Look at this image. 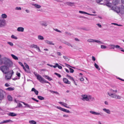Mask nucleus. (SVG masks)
Instances as JSON below:
<instances>
[{"instance_id":"obj_1","label":"nucleus","mask_w":124,"mask_h":124,"mask_svg":"<svg viewBox=\"0 0 124 124\" xmlns=\"http://www.w3.org/2000/svg\"><path fill=\"white\" fill-rule=\"evenodd\" d=\"M3 63L5 65L1 66L0 70L4 73L7 74L9 72V69L12 67L13 65L12 62L9 59L6 57L3 58Z\"/></svg>"},{"instance_id":"obj_2","label":"nucleus","mask_w":124,"mask_h":124,"mask_svg":"<svg viewBox=\"0 0 124 124\" xmlns=\"http://www.w3.org/2000/svg\"><path fill=\"white\" fill-rule=\"evenodd\" d=\"M118 92V90L116 87L115 89H109L107 93L108 95L112 99L120 100L121 99L122 97L119 95L116 94Z\"/></svg>"},{"instance_id":"obj_3","label":"nucleus","mask_w":124,"mask_h":124,"mask_svg":"<svg viewBox=\"0 0 124 124\" xmlns=\"http://www.w3.org/2000/svg\"><path fill=\"white\" fill-rule=\"evenodd\" d=\"M81 99L84 101H89L90 100L93 101L95 100V98L91 95L86 94L82 95L81 96Z\"/></svg>"},{"instance_id":"obj_4","label":"nucleus","mask_w":124,"mask_h":124,"mask_svg":"<svg viewBox=\"0 0 124 124\" xmlns=\"http://www.w3.org/2000/svg\"><path fill=\"white\" fill-rule=\"evenodd\" d=\"M111 9L116 11L117 13L120 12L122 14H124V6L123 5H121L119 8L116 7L114 8L112 7Z\"/></svg>"},{"instance_id":"obj_5","label":"nucleus","mask_w":124,"mask_h":124,"mask_svg":"<svg viewBox=\"0 0 124 124\" xmlns=\"http://www.w3.org/2000/svg\"><path fill=\"white\" fill-rule=\"evenodd\" d=\"M87 41L89 43L96 42L98 43L99 44H103V42L100 40L93 39H88L87 40Z\"/></svg>"},{"instance_id":"obj_6","label":"nucleus","mask_w":124,"mask_h":124,"mask_svg":"<svg viewBox=\"0 0 124 124\" xmlns=\"http://www.w3.org/2000/svg\"><path fill=\"white\" fill-rule=\"evenodd\" d=\"M33 73L35 76L36 77L37 79L40 82L42 83V81L44 79V78L36 72H34Z\"/></svg>"},{"instance_id":"obj_7","label":"nucleus","mask_w":124,"mask_h":124,"mask_svg":"<svg viewBox=\"0 0 124 124\" xmlns=\"http://www.w3.org/2000/svg\"><path fill=\"white\" fill-rule=\"evenodd\" d=\"M14 72L12 70H10L7 73V74L6 76V79L7 80H8L10 79L12 75L13 74Z\"/></svg>"},{"instance_id":"obj_8","label":"nucleus","mask_w":124,"mask_h":124,"mask_svg":"<svg viewBox=\"0 0 124 124\" xmlns=\"http://www.w3.org/2000/svg\"><path fill=\"white\" fill-rule=\"evenodd\" d=\"M6 25V22L5 20L0 19V28L5 26Z\"/></svg>"},{"instance_id":"obj_9","label":"nucleus","mask_w":124,"mask_h":124,"mask_svg":"<svg viewBox=\"0 0 124 124\" xmlns=\"http://www.w3.org/2000/svg\"><path fill=\"white\" fill-rule=\"evenodd\" d=\"M56 108L66 113H71V112L69 110L62 108L60 107L56 106Z\"/></svg>"},{"instance_id":"obj_10","label":"nucleus","mask_w":124,"mask_h":124,"mask_svg":"<svg viewBox=\"0 0 124 124\" xmlns=\"http://www.w3.org/2000/svg\"><path fill=\"white\" fill-rule=\"evenodd\" d=\"M5 94V92L2 90L0 91V101L2 100L4 98V95Z\"/></svg>"},{"instance_id":"obj_11","label":"nucleus","mask_w":124,"mask_h":124,"mask_svg":"<svg viewBox=\"0 0 124 124\" xmlns=\"http://www.w3.org/2000/svg\"><path fill=\"white\" fill-rule=\"evenodd\" d=\"M89 112L90 113L94 115L100 116L102 115L101 114L100 112H97L92 110L90 111Z\"/></svg>"},{"instance_id":"obj_12","label":"nucleus","mask_w":124,"mask_h":124,"mask_svg":"<svg viewBox=\"0 0 124 124\" xmlns=\"http://www.w3.org/2000/svg\"><path fill=\"white\" fill-rule=\"evenodd\" d=\"M41 25L42 26L46 27L47 26V22L46 21H42L40 22Z\"/></svg>"},{"instance_id":"obj_13","label":"nucleus","mask_w":124,"mask_h":124,"mask_svg":"<svg viewBox=\"0 0 124 124\" xmlns=\"http://www.w3.org/2000/svg\"><path fill=\"white\" fill-rule=\"evenodd\" d=\"M102 110L103 111L108 114H109L111 113V111L108 109L103 108V109Z\"/></svg>"},{"instance_id":"obj_14","label":"nucleus","mask_w":124,"mask_h":124,"mask_svg":"<svg viewBox=\"0 0 124 124\" xmlns=\"http://www.w3.org/2000/svg\"><path fill=\"white\" fill-rule=\"evenodd\" d=\"M79 12L81 14H87L89 15L90 16H96V15L95 14H91L88 13L86 12L83 11H79Z\"/></svg>"},{"instance_id":"obj_15","label":"nucleus","mask_w":124,"mask_h":124,"mask_svg":"<svg viewBox=\"0 0 124 124\" xmlns=\"http://www.w3.org/2000/svg\"><path fill=\"white\" fill-rule=\"evenodd\" d=\"M63 81L66 84H70L71 83L66 78H63Z\"/></svg>"},{"instance_id":"obj_16","label":"nucleus","mask_w":124,"mask_h":124,"mask_svg":"<svg viewBox=\"0 0 124 124\" xmlns=\"http://www.w3.org/2000/svg\"><path fill=\"white\" fill-rule=\"evenodd\" d=\"M21 102L24 105L26 106L25 107L29 108L31 109H33L32 107L29 104L26 103L24 102Z\"/></svg>"},{"instance_id":"obj_17","label":"nucleus","mask_w":124,"mask_h":124,"mask_svg":"<svg viewBox=\"0 0 124 124\" xmlns=\"http://www.w3.org/2000/svg\"><path fill=\"white\" fill-rule=\"evenodd\" d=\"M120 0H113L112 3L114 5H117L120 2Z\"/></svg>"},{"instance_id":"obj_18","label":"nucleus","mask_w":124,"mask_h":124,"mask_svg":"<svg viewBox=\"0 0 124 124\" xmlns=\"http://www.w3.org/2000/svg\"><path fill=\"white\" fill-rule=\"evenodd\" d=\"M45 42L49 45H54V44L53 43V42L52 41H49L48 40H46L45 41Z\"/></svg>"},{"instance_id":"obj_19","label":"nucleus","mask_w":124,"mask_h":124,"mask_svg":"<svg viewBox=\"0 0 124 124\" xmlns=\"http://www.w3.org/2000/svg\"><path fill=\"white\" fill-rule=\"evenodd\" d=\"M24 30V28L21 27H19L17 28V30L18 31L23 32Z\"/></svg>"},{"instance_id":"obj_20","label":"nucleus","mask_w":124,"mask_h":124,"mask_svg":"<svg viewBox=\"0 0 124 124\" xmlns=\"http://www.w3.org/2000/svg\"><path fill=\"white\" fill-rule=\"evenodd\" d=\"M32 5L34 6L36 8H39L41 7V6L40 5L37 4L33 3L32 4Z\"/></svg>"},{"instance_id":"obj_21","label":"nucleus","mask_w":124,"mask_h":124,"mask_svg":"<svg viewBox=\"0 0 124 124\" xmlns=\"http://www.w3.org/2000/svg\"><path fill=\"white\" fill-rule=\"evenodd\" d=\"M8 115L9 116H16L17 114L13 112H10L8 114Z\"/></svg>"},{"instance_id":"obj_22","label":"nucleus","mask_w":124,"mask_h":124,"mask_svg":"<svg viewBox=\"0 0 124 124\" xmlns=\"http://www.w3.org/2000/svg\"><path fill=\"white\" fill-rule=\"evenodd\" d=\"M31 91H34L36 95H38V94L39 92L37 90L34 88L32 89Z\"/></svg>"},{"instance_id":"obj_23","label":"nucleus","mask_w":124,"mask_h":124,"mask_svg":"<svg viewBox=\"0 0 124 124\" xmlns=\"http://www.w3.org/2000/svg\"><path fill=\"white\" fill-rule=\"evenodd\" d=\"M38 39L39 40H43L44 39V38L43 36L39 35L38 36Z\"/></svg>"},{"instance_id":"obj_24","label":"nucleus","mask_w":124,"mask_h":124,"mask_svg":"<svg viewBox=\"0 0 124 124\" xmlns=\"http://www.w3.org/2000/svg\"><path fill=\"white\" fill-rule=\"evenodd\" d=\"M46 79H47L49 81H51L53 80L51 78L49 77L47 75L45 76H44Z\"/></svg>"},{"instance_id":"obj_25","label":"nucleus","mask_w":124,"mask_h":124,"mask_svg":"<svg viewBox=\"0 0 124 124\" xmlns=\"http://www.w3.org/2000/svg\"><path fill=\"white\" fill-rule=\"evenodd\" d=\"M38 47V46L37 45H35L34 44H33L30 46V47L31 48H36L37 49V48Z\"/></svg>"},{"instance_id":"obj_26","label":"nucleus","mask_w":124,"mask_h":124,"mask_svg":"<svg viewBox=\"0 0 124 124\" xmlns=\"http://www.w3.org/2000/svg\"><path fill=\"white\" fill-rule=\"evenodd\" d=\"M74 3L71 2H67L65 3V4L69 6H72L73 4Z\"/></svg>"},{"instance_id":"obj_27","label":"nucleus","mask_w":124,"mask_h":124,"mask_svg":"<svg viewBox=\"0 0 124 124\" xmlns=\"http://www.w3.org/2000/svg\"><path fill=\"white\" fill-rule=\"evenodd\" d=\"M1 16L3 19H5L7 18V16L6 14H3L1 15Z\"/></svg>"},{"instance_id":"obj_28","label":"nucleus","mask_w":124,"mask_h":124,"mask_svg":"<svg viewBox=\"0 0 124 124\" xmlns=\"http://www.w3.org/2000/svg\"><path fill=\"white\" fill-rule=\"evenodd\" d=\"M29 123L31 124H36V122L33 120L29 121Z\"/></svg>"},{"instance_id":"obj_29","label":"nucleus","mask_w":124,"mask_h":124,"mask_svg":"<svg viewBox=\"0 0 124 124\" xmlns=\"http://www.w3.org/2000/svg\"><path fill=\"white\" fill-rule=\"evenodd\" d=\"M63 58L64 59H65V61H69L70 60V59L68 58V57L66 56H63Z\"/></svg>"},{"instance_id":"obj_30","label":"nucleus","mask_w":124,"mask_h":124,"mask_svg":"<svg viewBox=\"0 0 124 124\" xmlns=\"http://www.w3.org/2000/svg\"><path fill=\"white\" fill-rule=\"evenodd\" d=\"M66 76L69 79H70L71 80L73 81H74V80L73 78V77H71L70 75H69L68 74H67L66 75Z\"/></svg>"},{"instance_id":"obj_31","label":"nucleus","mask_w":124,"mask_h":124,"mask_svg":"<svg viewBox=\"0 0 124 124\" xmlns=\"http://www.w3.org/2000/svg\"><path fill=\"white\" fill-rule=\"evenodd\" d=\"M9 101H12V96L10 95H8L7 97Z\"/></svg>"},{"instance_id":"obj_32","label":"nucleus","mask_w":124,"mask_h":124,"mask_svg":"<svg viewBox=\"0 0 124 124\" xmlns=\"http://www.w3.org/2000/svg\"><path fill=\"white\" fill-rule=\"evenodd\" d=\"M11 55L12 58L16 60H18V58L16 56L13 54H11Z\"/></svg>"},{"instance_id":"obj_33","label":"nucleus","mask_w":124,"mask_h":124,"mask_svg":"<svg viewBox=\"0 0 124 124\" xmlns=\"http://www.w3.org/2000/svg\"><path fill=\"white\" fill-rule=\"evenodd\" d=\"M4 123H7L9 122H12L13 121L10 120H4L3 121Z\"/></svg>"},{"instance_id":"obj_34","label":"nucleus","mask_w":124,"mask_h":124,"mask_svg":"<svg viewBox=\"0 0 124 124\" xmlns=\"http://www.w3.org/2000/svg\"><path fill=\"white\" fill-rule=\"evenodd\" d=\"M24 64L26 68L28 70H29V66L25 62L24 63Z\"/></svg>"},{"instance_id":"obj_35","label":"nucleus","mask_w":124,"mask_h":124,"mask_svg":"<svg viewBox=\"0 0 124 124\" xmlns=\"http://www.w3.org/2000/svg\"><path fill=\"white\" fill-rule=\"evenodd\" d=\"M110 47L109 48L114 49L115 47V45H109Z\"/></svg>"},{"instance_id":"obj_36","label":"nucleus","mask_w":124,"mask_h":124,"mask_svg":"<svg viewBox=\"0 0 124 124\" xmlns=\"http://www.w3.org/2000/svg\"><path fill=\"white\" fill-rule=\"evenodd\" d=\"M94 66L96 68L98 69L99 70H100V69L99 68V66L95 63H94Z\"/></svg>"},{"instance_id":"obj_37","label":"nucleus","mask_w":124,"mask_h":124,"mask_svg":"<svg viewBox=\"0 0 124 124\" xmlns=\"http://www.w3.org/2000/svg\"><path fill=\"white\" fill-rule=\"evenodd\" d=\"M67 104H66L65 103H64L63 106L67 108H68L69 109L71 108V107H69L67 106Z\"/></svg>"},{"instance_id":"obj_38","label":"nucleus","mask_w":124,"mask_h":124,"mask_svg":"<svg viewBox=\"0 0 124 124\" xmlns=\"http://www.w3.org/2000/svg\"><path fill=\"white\" fill-rule=\"evenodd\" d=\"M6 89L9 91H12L14 90V88L11 87H9L7 88Z\"/></svg>"},{"instance_id":"obj_39","label":"nucleus","mask_w":124,"mask_h":124,"mask_svg":"<svg viewBox=\"0 0 124 124\" xmlns=\"http://www.w3.org/2000/svg\"><path fill=\"white\" fill-rule=\"evenodd\" d=\"M38 98L40 100H42L44 99V98L42 96H38Z\"/></svg>"},{"instance_id":"obj_40","label":"nucleus","mask_w":124,"mask_h":124,"mask_svg":"<svg viewBox=\"0 0 124 124\" xmlns=\"http://www.w3.org/2000/svg\"><path fill=\"white\" fill-rule=\"evenodd\" d=\"M65 43L68 46H70L72 47H73V46L70 43H69L68 42H66Z\"/></svg>"},{"instance_id":"obj_41","label":"nucleus","mask_w":124,"mask_h":124,"mask_svg":"<svg viewBox=\"0 0 124 124\" xmlns=\"http://www.w3.org/2000/svg\"><path fill=\"white\" fill-rule=\"evenodd\" d=\"M63 117L65 118H68L69 117V115L67 114H64L63 115Z\"/></svg>"},{"instance_id":"obj_42","label":"nucleus","mask_w":124,"mask_h":124,"mask_svg":"<svg viewBox=\"0 0 124 124\" xmlns=\"http://www.w3.org/2000/svg\"><path fill=\"white\" fill-rule=\"evenodd\" d=\"M3 58L0 59V65H2L4 61L3 60Z\"/></svg>"},{"instance_id":"obj_43","label":"nucleus","mask_w":124,"mask_h":124,"mask_svg":"<svg viewBox=\"0 0 124 124\" xmlns=\"http://www.w3.org/2000/svg\"><path fill=\"white\" fill-rule=\"evenodd\" d=\"M11 38L12 39H17V37L15 36L14 35H12L11 36Z\"/></svg>"},{"instance_id":"obj_44","label":"nucleus","mask_w":124,"mask_h":124,"mask_svg":"<svg viewBox=\"0 0 124 124\" xmlns=\"http://www.w3.org/2000/svg\"><path fill=\"white\" fill-rule=\"evenodd\" d=\"M54 74L56 75L59 78H60L61 77V75L60 74H58L57 73H55Z\"/></svg>"},{"instance_id":"obj_45","label":"nucleus","mask_w":124,"mask_h":124,"mask_svg":"<svg viewBox=\"0 0 124 124\" xmlns=\"http://www.w3.org/2000/svg\"><path fill=\"white\" fill-rule=\"evenodd\" d=\"M115 47L116 48H119L120 49H122V48H121L118 45H115Z\"/></svg>"},{"instance_id":"obj_46","label":"nucleus","mask_w":124,"mask_h":124,"mask_svg":"<svg viewBox=\"0 0 124 124\" xmlns=\"http://www.w3.org/2000/svg\"><path fill=\"white\" fill-rule=\"evenodd\" d=\"M101 48L102 49H105L107 48L106 46L101 45Z\"/></svg>"},{"instance_id":"obj_47","label":"nucleus","mask_w":124,"mask_h":124,"mask_svg":"<svg viewBox=\"0 0 124 124\" xmlns=\"http://www.w3.org/2000/svg\"><path fill=\"white\" fill-rule=\"evenodd\" d=\"M8 43L10 46H12L13 45V43L11 42H8Z\"/></svg>"},{"instance_id":"obj_48","label":"nucleus","mask_w":124,"mask_h":124,"mask_svg":"<svg viewBox=\"0 0 124 124\" xmlns=\"http://www.w3.org/2000/svg\"><path fill=\"white\" fill-rule=\"evenodd\" d=\"M69 69L70 70V73H73V72L74 71V70L73 69L71 68H70Z\"/></svg>"},{"instance_id":"obj_49","label":"nucleus","mask_w":124,"mask_h":124,"mask_svg":"<svg viewBox=\"0 0 124 124\" xmlns=\"http://www.w3.org/2000/svg\"><path fill=\"white\" fill-rule=\"evenodd\" d=\"M15 9L16 10H21V8L20 7H16L15 8Z\"/></svg>"},{"instance_id":"obj_50","label":"nucleus","mask_w":124,"mask_h":124,"mask_svg":"<svg viewBox=\"0 0 124 124\" xmlns=\"http://www.w3.org/2000/svg\"><path fill=\"white\" fill-rule=\"evenodd\" d=\"M50 92L52 93H55L57 94H58V93L57 92L54 91H50Z\"/></svg>"},{"instance_id":"obj_51","label":"nucleus","mask_w":124,"mask_h":124,"mask_svg":"<svg viewBox=\"0 0 124 124\" xmlns=\"http://www.w3.org/2000/svg\"><path fill=\"white\" fill-rule=\"evenodd\" d=\"M49 83V82L47 81H46V80H45L44 79H43V81H42V83Z\"/></svg>"},{"instance_id":"obj_52","label":"nucleus","mask_w":124,"mask_h":124,"mask_svg":"<svg viewBox=\"0 0 124 124\" xmlns=\"http://www.w3.org/2000/svg\"><path fill=\"white\" fill-rule=\"evenodd\" d=\"M111 4L110 3H108L106 4V5L109 7H111Z\"/></svg>"},{"instance_id":"obj_53","label":"nucleus","mask_w":124,"mask_h":124,"mask_svg":"<svg viewBox=\"0 0 124 124\" xmlns=\"http://www.w3.org/2000/svg\"><path fill=\"white\" fill-rule=\"evenodd\" d=\"M16 75H17V76L19 77L20 76V73L17 72L16 73Z\"/></svg>"},{"instance_id":"obj_54","label":"nucleus","mask_w":124,"mask_h":124,"mask_svg":"<svg viewBox=\"0 0 124 124\" xmlns=\"http://www.w3.org/2000/svg\"><path fill=\"white\" fill-rule=\"evenodd\" d=\"M56 53H57V55H58L60 56L62 55V54L60 52H57Z\"/></svg>"},{"instance_id":"obj_55","label":"nucleus","mask_w":124,"mask_h":124,"mask_svg":"<svg viewBox=\"0 0 124 124\" xmlns=\"http://www.w3.org/2000/svg\"><path fill=\"white\" fill-rule=\"evenodd\" d=\"M80 80L81 81H83L84 80V79L83 77H81L79 78Z\"/></svg>"},{"instance_id":"obj_56","label":"nucleus","mask_w":124,"mask_h":124,"mask_svg":"<svg viewBox=\"0 0 124 124\" xmlns=\"http://www.w3.org/2000/svg\"><path fill=\"white\" fill-rule=\"evenodd\" d=\"M57 66H58V64L57 63H55V65L53 66V67L54 68H55L56 67H57Z\"/></svg>"},{"instance_id":"obj_57","label":"nucleus","mask_w":124,"mask_h":124,"mask_svg":"<svg viewBox=\"0 0 124 124\" xmlns=\"http://www.w3.org/2000/svg\"><path fill=\"white\" fill-rule=\"evenodd\" d=\"M5 85L6 87H8L10 86V85L8 83H6L5 84Z\"/></svg>"},{"instance_id":"obj_58","label":"nucleus","mask_w":124,"mask_h":124,"mask_svg":"<svg viewBox=\"0 0 124 124\" xmlns=\"http://www.w3.org/2000/svg\"><path fill=\"white\" fill-rule=\"evenodd\" d=\"M18 63L22 67L23 66H24L23 65L21 62H18Z\"/></svg>"},{"instance_id":"obj_59","label":"nucleus","mask_w":124,"mask_h":124,"mask_svg":"<svg viewBox=\"0 0 124 124\" xmlns=\"http://www.w3.org/2000/svg\"><path fill=\"white\" fill-rule=\"evenodd\" d=\"M65 64H66V66L68 67H71L73 68H74V67H72L71 66H70V65H69V64H67L66 63H65Z\"/></svg>"},{"instance_id":"obj_60","label":"nucleus","mask_w":124,"mask_h":124,"mask_svg":"<svg viewBox=\"0 0 124 124\" xmlns=\"http://www.w3.org/2000/svg\"><path fill=\"white\" fill-rule=\"evenodd\" d=\"M99 27L101 28V25L99 24V23H97L96 24Z\"/></svg>"},{"instance_id":"obj_61","label":"nucleus","mask_w":124,"mask_h":124,"mask_svg":"<svg viewBox=\"0 0 124 124\" xmlns=\"http://www.w3.org/2000/svg\"><path fill=\"white\" fill-rule=\"evenodd\" d=\"M18 106L19 107H20L22 106V104L20 103H18Z\"/></svg>"},{"instance_id":"obj_62","label":"nucleus","mask_w":124,"mask_h":124,"mask_svg":"<svg viewBox=\"0 0 124 124\" xmlns=\"http://www.w3.org/2000/svg\"><path fill=\"white\" fill-rule=\"evenodd\" d=\"M57 67H58V68L59 69H62V67L60 65H59L58 64V66H57Z\"/></svg>"},{"instance_id":"obj_63","label":"nucleus","mask_w":124,"mask_h":124,"mask_svg":"<svg viewBox=\"0 0 124 124\" xmlns=\"http://www.w3.org/2000/svg\"><path fill=\"white\" fill-rule=\"evenodd\" d=\"M58 103H59L61 104L63 106L64 102H59Z\"/></svg>"},{"instance_id":"obj_64","label":"nucleus","mask_w":124,"mask_h":124,"mask_svg":"<svg viewBox=\"0 0 124 124\" xmlns=\"http://www.w3.org/2000/svg\"><path fill=\"white\" fill-rule=\"evenodd\" d=\"M92 60L94 61H95L96 60L95 58L93 56H92Z\"/></svg>"}]
</instances>
